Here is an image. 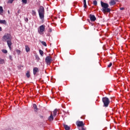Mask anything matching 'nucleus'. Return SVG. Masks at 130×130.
<instances>
[{"label":"nucleus","instance_id":"0eeeda50","mask_svg":"<svg viewBox=\"0 0 130 130\" xmlns=\"http://www.w3.org/2000/svg\"><path fill=\"white\" fill-rule=\"evenodd\" d=\"M76 125L78 127H84L85 123H84V122H83L82 121H77L76 122Z\"/></svg>","mask_w":130,"mask_h":130},{"label":"nucleus","instance_id":"2f4dec72","mask_svg":"<svg viewBox=\"0 0 130 130\" xmlns=\"http://www.w3.org/2000/svg\"><path fill=\"white\" fill-rule=\"evenodd\" d=\"M25 22H28V21H29V19H28V18H25Z\"/></svg>","mask_w":130,"mask_h":130},{"label":"nucleus","instance_id":"cd10ccee","mask_svg":"<svg viewBox=\"0 0 130 130\" xmlns=\"http://www.w3.org/2000/svg\"><path fill=\"white\" fill-rule=\"evenodd\" d=\"M93 5L94 6H97V2L96 1V0L93 1Z\"/></svg>","mask_w":130,"mask_h":130},{"label":"nucleus","instance_id":"b1692460","mask_svg":"<svg viewBox=\"0 0 130 130\" xmlns=\"http://www.w3.org/2000/svg\"><path fill=\"white\" fill-rule=\"evenodd\" d=\"M15 0H9L8 1V4H13V2H14Z\"/></svg>","mask_w":130,"mask_h":130},{"label":"nucleus","instance_id":"f03ea898","mask_svg":"<svg viewBox=\"0 0 130 130\" xmlns=\"http://www.w3.org/2000/svg\"><path fill=\"white\" fill-rule=\"evenodd\" d=\"M101 6L103 7L102 11L103 13H110V11H111L110 8H108L109 7V5H108V4L105 3L103 2H101Z\"/></svg>","mask_w":130,"mask_h":130},{"label":"nucleus","instance_id":"9b49d317","mask_svg":"<svg viewBox=\"0 0 130 130\" xmlns=\"http://www.w3.org/2000/svg\"><path fill=\"white\" fill-rule=\"evenodd\" d=\"M33 108L36 112H37V111H38V108H37V105H36V104H33Z\"/></svg>","mask_w":130,"mask_h":130},{"label":"nucleus","instance_id":"a211bd4d","mask_svg":"<svg viewBox=\"0 0 130 130\" xmlns=\"http://www.w3.org/2000/svg\"><path fill=\"white\" fill-rule=\"evenodd\" d=\"M39 52H40V54L41 55V56H43V54L44 53L43 51H42V50H39Z\"/></svg>","mask_w":130,"mask_h":130},{"label":"nucleus","instance_id":"7c9ffc66","mask_svg":"<svg viewBox=\"0 0 130 130\" xmlns=\"http://www.w3.org/2000/svg\"><path fill=\"white\" fill-rule=\"evenodd\" d=\"M9 58L10 59H11V60H13V56H12L11 55L9 56Z\"/></svg>","mask_w":130,"mask_h":130},{"label":"nucleus","instance_id":"c756f323","mask_svg":"<svg viewBox=\"0 0 130 130\" xmlns=\"http://www.w3.org/2000/svg\"><path fill=\"white\" fill-rule=\"evenodd\" d=\"M22 2L23 4H27V0H22Z\"/></svg>","mask_w":130,"mask_h":130},{"label":"nucleus","instance_id":"4468645a","mask_svg":"<svg viewBox=\"0 0 130 130\" xmlns=\"http://www.w3.org/2000/svg\"><path fill=\"white\" fill-rule=\"evenodd\" d=\"M63 126L66 130H70V126H69V125H68L66 124H63Z\"/></svg>","mask_w":130,"mask_h":130},{"label":"nucleus","instance_id":"dca6fc26","mask_svg":"<svg viewBox=\"0 0 130 130\" xmlns=\"http://www.w3.org/2000/svg\"><path fill=\"white\" fill-rule=\"evenodd\" d=\"M26 77H27L28 78H30V71H27L26 73Z\"/></svg>","mask_w":130,"mask_h":130},{"label":"nucleus","instance_id":"f8f14e48","mask_svg":"<svg viewBox=\"0 0 130 130\" xmlns=\"http://www.w3.org/2000/svg\"><path fill=\"white\" fill-rule=\"evenodd\" d=\"M25 47L26 52H29V51H30V48L29 47V46L25 45Z\"/></svg>","mask_w":130,"mask_h":130},{"label":"nucleus","instance_id":"a878e982","mask_svg":"<svg viewBox=\"0 0 130 130\" xmlns=\"http://www.w3.org/2000/svg\"><path fill=\"white\" fill-rule=\"evenodd\" d=\"M16 51L18 54H20L21 53V51L17 49L16 50Z\"/></svg>","mask_w":130,"mask_h":130},{"label":"nucleus","instance_id":"72a5a7b5","mask_svg":"<svg viewBox=\"0 0 130 130\" xmlns=\"http://www.w3.org/2000/svg\"><path fill=\"white\" fill-rule=\"evenodd\" d=\"M17 13H18V14H20V13H21V10H20V9H19V10H18V11H17Z\"/></svg>","mask_w":130,"mask_h":130},{"label":"nucleus","instance_id":"6e6552de","mask_svg":"<svg viewBox=\"0 0 130 130\" xmlns=\"http://www.w3.org/2000/svg\"><path fill=\"white\" fill-rule=\"evenodd\" d=\"M90 19L91 22H95V21H96V17H95L94 15L90 14Z\"/></svg>","mask_w":130,"mask_h":130},{"label":"nucleus","instance_id":"39448f33","mask_svg":"<svg viewBox=\"0 0 130 130\" xmlns=\"http://www.w3.org/2000/svg\"><path fill=\"white\" fill-rule=\"evenodd\" d=\"M45 30V25H42L39 27V29L38 31V33L40 34V35H43L44 34V31Z\"/></svg>","mask_w":130,"mask_h":130},{"label":"nucleus","instance_id":"58836bf2","mask_svg":"<svg viewBox=\"0 0 130 130\" xmlns=\"http://www.w3.org/2000/svg\"><path fill=\"white\" fill-rule=\"evenodd\" d=\"M50 32H51V30H50Z\"/></svg>","mask_w":130,"mask_h":130},{"label":"nucleus","instance_id":"e433bc0d","mask_svg":"<svg viewBox=\"0 0 130 130\" xmlns=\"http://www.w3.org/2000/svg\"><path fill=\"white\" fill-rule=\"evenodd\" d=\"M83 3H86V0H83Z\"/></svg>","mask_w":130,"mask_h":130},{"label":"nucleus","instance_id":"ddd939ff","mask_svg":"<svg viewBox=\"0 0 130 130\" xmlns=\"http://www.w3.org/2000/svg\"><path fill=\"white\" fill-rule=\"evenodd\" d=\"M48 120H49V121H52V120H53V116L52 115V114L49 117Z\"/></svg>","mask_w":130,"mask_h":130},{"label":"nucleus","instance_id":"f3484780","mask_svg":"<svg viewBox=\"0 0 130 130\" xmlns=\"http://www.w3.org/2000/svg\"><path fill=\"white\" fill-rule=\"evenodd\" d=\"M57 114V109H55L53 111V116L56 117Z\"/></svg>","mask_w":130,"mask_h":130},{"label":"nucleus","instance_id":"7ed1b4c3","mask_svg":"<svg viewBox=\"0 0 130 130\" xmlns=\"http://www.w3.org/2000/svg\"><path fill=\"white\" fill-rule=\"evenodd\" d=\"M38 11L39 13L40 19L42 20V21H43V20H44V15L45 14L44 7H43V6H40Z\"/></svg>","mask_w":130,"mask_h":130},{"label":"nucleus","instance_id":"473e14b6","mask_svg":"<svg viewBox=\"0 0 130 130\" xmlns=\"http://www.w3.org/2000/svg\"><path fill=\"white\" fill-rule=\"evenodd\" d=\"M120 11H123V10H124V8H120Z\"/></svg>","mask_w":130,"mask_h":130},{"label":"nucleus","instance_id":"423d86ee","mask_svg":"<svg viewBox=\"0 0 130 130\" xmlns=\"http://www.w3.org/2000/svg\"><path fill=\"white\" fill-rule=\"evenodd\" d=\"M53 60H52V57L50 56H48L45 58L46 63L49 66L51 62H52Z\"/></svg>","mask_w":130,"mask_h":130},{"label":"nucleus","instance_id":"412c9836","mask_svg":"<svg viewBox=\"0 0 130 130\" xmlns=\"http://www.w3.org/2000/svg\"><path fill=\"white\" fill-rule=\"evenodd\" d=\"M4 13V9H3V7L0 6V14Z\"/></svg>","mask_w":130,"mask_h":130},{"label":"nucleus","instance_id":"c9c22d12","mask_svg":"<svg viewBox=\"0 0 130 130\" xmlns=\"http://www.w3.org/2000/svg\"><path fill=\"white\" fill-rule=\"evenodd\" d=\"M0 31H2V27H0Z\"/></svg>","mask_w":130,"mask_h":130},{"label":"nucleus","instance_id":"2eb2a0df","mask_svg":"<svg viewBox=\"0 0 130 130\" xmlns=\"http://www.w3.org/2000/svg\"><path fill=\"white\" fill-rule=\"evenodd\" d=\"M0 24H4V25H7V21L5 20H0Z\"/></svg>","mask_w":130,"mask_h":130},{"label":"nucleus","instance_id":"f257e3e1","mask_svg":"<svg viewBox=\"0 0 130 130\" xmlns=\"http://www.w3.org/2000/svg\"><path fill=\"white\" fill-rule=\"evenodd\" d=\"M3 39L4 41H6L9 49L12 50V44H13L12 43V39H13L12 35L10 34H5L3 37Z\"/></svg>","mask_w":130,"mask_h":130},{"label":"nucleus","instance_id":"4c0bfd02","mask_svg":"<svg viewBox=\"0 0 130 130\" xmlns=\"http://www.w3.org/2000/svg\"><path fill=\"white\" fill-rule=\"evenodd\" d=\"M8 14H10V11H8Z\"/></svg>","mask_w":130,"mask_h":130},{"label":"nucleus","instance_id":"393cba45","mask_svg":"<svg viewBox=\"0 0 130 130\" xmlns=\"http://www.w3.org/2000/svg\"><path fill=\"white\" fill-rule=\"evenodd\" d=\"M79 130H86V128H84V127H79L78 128Z\"/></svg>","mask_w":130,"mask_h":130},{"label":"nucleus","instance_id":"aec40b11","mask_svg":"<svg viewBox=\"0 0 130 130\" xmlns=\"http://www.w3.org/2000/svg\"><path fill=\"white\" fill-rule=\"evenodd\" d=\"M41 43H42L44 46H47V44H46V42H44V41H41Z\"/></svg>","mask_w":130,"mask_h":130},{"label":"nucleus","instance_id":"20e7f679","mask_svg":"<svg viewBox=\"0 0 130 130\" xmlns=\"http://www.w3.org/2000/svg\"><path fill=\"white\" fill-rule=\"evenodd\" d=\"M102 101L104 103V106L105 107H108L109 103H110V101H109V99H108V98L107 97L103 98Z\"/></svg>","mask_w":130,"mask_h":130},{"label":"nucleus","instance_id":"4be33fe9","mask_svg":"<svg viewBox=\"0 0 130 130\" xmlns=\"http://www.w3.org/2000/svg\"><path fill=\"white\" fill-rule=\"evenodd\" d=\"M31 15H32V16H36V12L34 10H32Z\"/></svg>","mask_w":130,"mask_h":130},{"label":"nucleus","instance_id":"9d476101","mask_svg":"<svg viewBox=\"0 0 130 130\" xmlns=\"http://www.w3.org/2000/svg\"><path fill=\"white\" fill-rule=\"evenodd\" d=\"M109 4L110 6H114L116 4V2H115V0H111Z\"/></svg>","mask_w":130,"mask_h":130},{"label":"nucleus","instance_id":"1a4fd4ad","mask_svg":"<svg viewBox=\"0 0 130 130\" xmlns=\"http://www.w3.org/2000/svg\"><path fill=\"white\" fill-rule=\"evenodd\" d=\"M39 72V69L37 67H35L33 69V74L35 76Z\"/></svg>","mask_w":130,"mask_h":130},{"label":"nucleus","instance_id":"c85d7f7f","mask_svg":"<svg viewBox=\"0 0 130 130\" xmlns=\"http://www.w3.org/2000/svg\"><path fill=\"white\" fill-rule=\"evenodd\" d=\"M83 5H84V8H87V4L86 3H83Z\"/></svg>","mask_w":130,"mask_h":130},{"label":"nucleus","instance_id":"5701e85b","mask_svg":"<svg viewBox=\"0 0 130 130\" xmlns=\"http://www.w3.org/2000/svg\"><path fill=\"white\" fill-rule=\"evenodd\" d=\"M2 51V52H3V53H8V50H7L3 49Z\"/></svg>","mask_w":130,"mask_h":130},{"label":"nucleus","instance_id":"6ab92c4d","mask_svg":"<svg viewBox=\"0 0 130 130\" xmlns=\"http://www.w3.org/2000/svg\"><path fill=\"white\" fill-rule=\"evenodd\" d=\"M3 63H5V60L0 58V64H3Z\"/></svg>","mask_w":130,"mask_h":130},{"label":"nucleus","instance_id":"f704fd0d","mask_svg":"<svg viewBox=\"0 0 130 130\" xmlns=\"http://www.w3.org/2000/svg\"><path fill=\"white\" fill-rule=\"evenodd\" d=\"M40 117L41 118H43V117H44L43 116H40Z\"/></svg>","mask_w":130,"mask_h":130},{"label":"nucleus","instance_id":"bb28decb","mask_svg":"<svg viewBox=\"0 0 130 130\" xmlns=\"http://www.w3.org/2000/svg\"><path fill=\"white\" fill-rule=\"evenodd\" d=\"M112 67V62H110V63L108 65V68H111Z\"/></svg>","mask_w":130,"mask_h":130}]
</instances>
